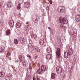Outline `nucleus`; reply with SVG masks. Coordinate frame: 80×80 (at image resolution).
Returning <instances> with one entry per match:
<instances>
[{
  "label": "nucleus",
  "instance_id": "obj_13",
  "mask_svg": "<svg viewBox=\"0 0 80 80\" xmlns=\"http://www.w3.org/2000/svg\"><path fill=\"white\" fill-rule=\"evenodd\" d=\"M14 23V22L13 21H11L10 22H9V25L10 27H12L13 26V23Z\"/></svg>",
  "mask_w": 80,
  "mask_h": 80
},
{
  "label": "nucleus",
  "instance_id": "obj_39",
  "mask_svg": "<svg viewBox=\"0 0 80 80\" xmlns=\"http://www.w3.org/2000/svg\"><path fill=\"white\" fill-rule=\"evenodd\" d=\"M65 75H63V78H65Z\"/></svg>",
  "mask_w": 80,
  "mask_h": 80
},
{
  "label": "nucleus",
  "instance_id": "obj_26",
  "mask_svg": "<svg viewBox=\"0 0 80 80\" xmlns=\"http://www.w3.org/2000/svg\"><path fill=\"white\" fill-rule=\"evenodd\" d=\"M21 5V4H19L18 6H17V9L18 10H20V9L21 8V7H20V6Z\"/></svg>",
  "mask_w": 80,
  "mask_h": 80
},
{
  "label": "nucleus",
  "instance_id": "obj_32",
  "mask_svg": "<svg viewBox=\"0 0 80 80\" xmlns=\"http://www.w3.org/2000/svg\"><path fill=\"white\" fill-rule=\"evenodd\" d=\"M48 1L51 4H52V0H48Z\"/></svg>",
  "mask_w": 80,
  "mask_h": 80
},
{
  "label": "nucleus",
  "instance_id": "obj_45",
  "mask_svg": "<svg viewBox=\"0 0 80 80\" xmlns=\"http://www.w3.org/2000/svg\"><path fill=\"white\" fill-rule=\"evenodd\" d=\"M19 15L21 16V14H20V13L19 14Z\"/></svg>",
  "mask_w": 80,
  "mask_h": 80
},
{
  "label": "nucleus",
  "instance_id": "obj_33",
  "mask_svg": "<svg viewBox=\"0 0 80 80\" xmlns=\"http://www.w3.org/2000/svg\"><path fill=\"white\" fill-rule=\"evenodd\" d=\"M9 44L10 45H12V41H9Z\"/></svg>",
  "mask_w": 80,
  "mask_h": 80
},
{
  "label": "nucleus",
  "instance_id": "obj_35",
  "mask_svg": "<svg viewBox=\"0 0 80 80\" xmlns=\"http://www.w3.org/2000/svg\"><path fill=\"white\" fill-rule=\"evenodd\" d=\"M38 57V56H36L34 58L35 60H36V58H37Z\"/></svg>",
  "mask_w": 80,
  "mask_h": 80
},
{
  "label": "nucleus",
  "instance_id": "obj_8",
  "mask_svg": "<svg viewBox=\"0 0 80 80\" xmlns=\"http://www.w3.org/2000/svg\"><path fill=\"white\" fill-rule=\"evenodd\" d=\"M69 55L70 56V55H72V54L73 53V50L72 48H69L68 50V52Z\"/></svg>",
  "mask_w": 80,
  "mask_h": 80
},
{
  "label": "nucleus",
  "instance_id": "obj_9",
  "mask_svg": "<svg viewBox=\"0 0 80 80\" xmlns=\"http://www.w3.org/2000/svg\"><path fill=\"white\" fill-rule=\"evenodd\" d=\"M68 55H69V54H68V52H65L64 53V58H68Z\"/></svg>",
  "mask_w": 80,
  "mask_h": 80
},
{
  "label": "nucleus",
  "instance_id": "obj_37",
  "mask_svg": "<svg viewBox=\"0 0 80 80\" xmlns=\"http://www.w3.org/2000/svg\"><path fill=\"white\" fill-rule=\"evenodd\" d=\"M38 67H40V64H39V63H38Z\"/></svg>",
  "mask_w": 80,
  "mask_h": 80
},
{
  "label": "nucleus",
  "instance_id": "obj_22",
  "mask_svg": "<svg viewBox=\"0 0 80 80\" xmlns=\"http://www.w3.org/2000/svg\"><path fill=\"white\" fill-rule=\"evenodd\" d=\"M76 20L77 22H80V16H77L76 18Z\"/></svg>",
  "mask_w": 80,
  "mask_h": 80
},
{
  "label": "nucleus",
  "instance_id": "obj_21",
  "mask_svg": "<svg viewBox=\"0 0 80 80\" xmlns=\"http://www.w3.org/2000/svg\"><path fill=\"white\" fill-rule=\"evenodd\" d=\"M13 6V4L11 2H10L9 4H8V8H11Z\"/></svg>",
  "mask_w": 80,
  "mask_h": 80
},
{
  "label": "nucleus",
  "instance_id": "obj_42",
  "mask_svg": "<svg viewBox=\"0 0 80 80\" xmlns=\"http://www.w3.org/2000/svg\"><path fill=\"white\" fill-rule=\"evenodd\" d=\"M16 62L17 63H18V61H16Z\"/></svg>",
  "mask_w": 80,
  "mask_h": 80
},
{
  "label": "nucleus",
  "instance_id": "obj_29",
  "mask_svg": "<svg viewBox=\"0 0 80 80\" xmlns=\"http://www.w3.org/2000/svg\"><path fill=\"white\" fill-rule=\"evenodd\" d=\"M22 39V41L21 40H20V43H21L22 44V43H23V42H24V41H23V38H21V39Z\"/></svg>",
  "mask_w": 80,
  "mask_h": 80
},
{
  "label": "nucleus",
  "instance_id": "obj_31",
  "mask_svg": "<svg viewBox=\"0 0 80 80\" xmlns=\"http://www.w3.org/2000/svg\"><path fill=\"white\" fill-rule=\"evenodd\" d=\"M29 69L30 70V69H31L32 68V66L31 65V63H29Z\"/></svg>",
  "mask_w": 80,
  "mask_h": 80
},
{
  "label": "nucleus",
  "instance_id": "obj_24",
  "mask_svg": "<svg viewBox=\"0 0 80 80\" xmlns=\"http://www.w3.org/2000/svg\"><path fill=\"white\" fill-rule=\"evenodd\" d=\"M23 63V68H26V65H27V63L25 62H22Z\"/></svg>",
  "mask_w": 80,
  "mask_h": 80
},
{
  "label": "nucleus",
  "instance_id": "obj_34",
  "mask_svg": "<svg viewBox=\"0 0 80 80\" xmlns=\"http://www.w3.org/2000/svg\"><path fill=\"white\" fill-rule=\"evenodd\" d=\"M27 57H31V56L29 54H28L27 56Z\"/></svg>",
  "mask_w": 80,
  "mask_h": 80
},
{
  "label": "nucleus",
  "instance_id": "obj_38",
  "mask_svg": "<svg viewBox=\"0 0 80 80\" xmlns=\"http://www.w3.org/2000/svg\"><path fill=\"white\" fill-rule=\"evenodd\" d=\"M66 47L67 48H69V46H67Z\"/></svg>",
  "mask_w": 80,
  "mask_h": 80
},
{
  "label": "nucleus",
  "instance_id": "obj_19",
  "mask_svg": "<svg viewBox=\"0 0 80 80\" xmlns=\"http://www.w3.org/2000/svg\"><path fill=\"white\" fill-rule=\"evenodd\" d=\"M28 2H25L24 4V7L27 8L28 7Z\"/></svg>",
  "mask_w": 80,
  "mask_h": 80
},
{
  "label": "nucleus",
  "instance_id": "obj_43",
  "mask_svg": "<svg viewBox=\"0 0 80 80\" xmlns=\"http://www.w3.org/2000/svg\"><path fill=\"white\" fill-rule=\"evenodd\" d=\"M48 29H51V28H50V27H48Z\"/></svg>",
  "mask_w": 80,
  "mask_h": 80
},
{
  "label": "nucleus",
  "instance_id": "obj_16",
  "mask_svg": "<svg viewBox=\"0 0 80 80\" xmlns=\"http://www.w3.org/2000/svg\"><path fill=\"white\" fill-rule=\"evenodd\" d=\"M5 72H0V77H5Z\"/></svg>",
  "mask_w": 80,
  "mask_h": 80
},
{
  "label": "nucleus",
  "instance_id": "obj_3",
  "mask_svg": "<svg viewBox=\"0 0 80 80\" xmlns=\"http://www.w3.org/2000/svg\"><path fill=\"white\" fill-rule=\"evenodd\" d=\"M65 7L62 6L59 7L58 8V12L59 13H62V12H65Z\"/></svg>",
  "mask_w": 80,
  "mask_h": 80
},
{
  "label": "nucleus",
  "instance_id": "obj_2",
  "mask_svg": "<svg viewBox=\"0 0 80 80\" xmlns=\"http://www.w3.org/2000/svg\"><path fill=\"white\" fill-rule=\"evenodd\" d=\"M70 35H72L73 37H74L77 35V29H73L70 30Z\"/></svg>",
  "mask_w": 80,
  "mask_h": 80
},
{
  "label": "nucleus",
  "instance_id": "obj_46",
  "mask_svg": "<svg viewBox=\"0 0 80 80\" xmlns=\"http://www.w3.org/2000/svg\"><path fill=\"white\" fill-rule=\"evenodd\" d=\"M45 4L44 3V5H43V6H45Z\"/></svg>",
  "mask_w": 80,
  "mask_h": 80
},
{
  "label": "nucleus",
  "instance_id": "obj_17",
  "mask_svg": "<svg viewBox=\"0 0 80 80\" xmlns=\"http://www.w3.org/2000/svg\"><path fill=\"white\" fill-rule=\"evenodd\" d=\"M39 43L41 45H43V43H44V39H41L40 40Z\"/></svg>",
  "mask_w": 80,
  "mask_h": 80
},
{
  "label": "nucleus",
  "instance_id": "obj_14",
  "mask_svg": "<svg viewBox=\"0 0 80 80\" xmlns=\"http://www.w3.org/2000/svg\"><path fill=\"white\" fill-rule=\"evenodd\" d=\"M38 74H42L43 73V71L41 69L39 68L37 71Z\"/></svg>",
  "mask_w": 80,
  "mask_h": 80
},
{
  "label": "nucleus",
  "instance_id": "obj_47",
  "mask_svg": "<svg viewBox=\"0 0 80 80\" xmlns=\"http://www.w3.org/2000/svg\"><path fill=\"white\" fill-rule=\"evenodd\" d=\"M26 78H25V79H26Z\"/></svg>",
  "mask_w": 80,
  "mask_h": 80
},
{
  "label": "nucleus",
  "instance_id": "obj_30",
  "mask_svg": "<svg viewBox=\"0 0 80 80\" xmlns=\"http://www.w3.org/2000/svg\"><path fill=\"white\" fill-rule=\"evenodd\" d=\"M32 37H33L34 38H36V37H37V36L36 35L34 34H33L32 35Z\"/></svg>",
  "mask_w": 80,
  "mask_h": 80
},
{
  "label": "nucleus",
  "instance_id": "obj_4",
  "mask_svg": "<svg viewBox=\"0 0 80 80\" xmlns=\"http://www.w3.org/2000/svg\"><path fill=\"white\" fill-rule=\"evenodd\" d=\"M59 23H63V24H67L68 23V20L66 18H62L61 21L60 20Z\"/></svg>",
  "mask_w": 80,
  "mask_h": 80
},
{
  "label": "nucleus",
  "instance_id": "obj_11",
  "mask_svg": "<svg viewBox=\"0 0 80 80\" xmlns=\"http://www.w3.org/2000/svg\"><path fill=\"white\" fill-rule=\"evenodd\" d=\"M46 57L47 59H52V55L50 54H48L46 56Z\"/></svg>",
  "mask_w": 80,
  "mask_h": 80
},
{
  "label": "nucleus",
  "instance_id": "obj_25",
  "mask_svg": "<svg viewBox=\"0 0 80 80\" xmlns=\"http://www.w3.org/2000/svg\"><path fill=\"white\" fill-rule=\"evenodd\" d=\"M10 33V30L8 29L6 31V35H9Z\"/></svg>",
  "mask_w": 80,
  "mask_h": 80
},
{
  "label": "nucleus",
  "instance_id": "obj_48",
  "mask_svg": "<svg viewBox=\"0 0 80 80\" xmlns=\"http://www.w3.org/2000/svg\"><path fill=\"white\" fill-rule=\"evenodd\" d=\"M47 8H48V7H47Z\"/></svg>",
  "mask_w": 80,
  "mask_h": 80
},
{
  "label": "nucleus",
  "instance_id": "obj_18",
  "mask_svg": "<svg viewBox=\"0 0 80 80\" xmlns=\"http://www.w3.org/2000/svg\"><path fill=\"white\" fill-rule=\"evenodd\" d=\"M16 27L18 28H20L21 27V24L18 22L16 23Z\"/></svg>",
  "mask_w": 80,
  "mask_h": 80
},
{
  "label": "nucleus",
  "instance_id": "obj_12",
  "mask_svg": "<svg viewBox=\"0 0 80 80\" xmlns=\"http://www.w3.org/2000/svg\"><path fill=\"white\" fill-rule=\"evenodd\" d=\"M5 52V47L3 46H0V52Z\"/></svg>",
  "mask_w": 80,
  "mask_h": 80
},
{
  "label": "nucleus",
  "instance_id": "obj_27",
  "mask_svg": "<svg viewBox=\"0 0 80 80\" xmlns=\"http://www.w3.org/2000/svg\"><path fill=\"white\" fill-rule=\"evenodd\" d=\"M14 43L15 44H18V40H17V39H14Z\"/></svg>",
  "mask_w": 80,
  "mask_h": 80
},
{
  "label": "nucleus",
  "instance_id": "obj_5",
  "mask_svg": "<svg viewBox=\"0 0 80 80\" xmlns=\"http://www.w3.org/2000/svg\"><path fill=\"white\" fill-rule=\"evenodd\" d=\"M56 70L58 73H61L62 72V69L60 67H57L56 69Z\"/></svg>",
  "mask_w": 80,
  "mask_h": 80
},
{
  "label": "nucleus",
  "instance_id": "obj_6",
  "mask_svg": "<svg viewBox=\"0 0 80 80\" xmlns=\"http://www.w3.org/2000/svg\"><path fill=\"white\" fill-rule=\"evenodd\" d=\"M7 80H10L12 78V75L11 74H8L7 76H6L5 78Z\"/></svg>",
  "mask_w": 80,
  "mask_h": 80
},
{
  "label": "nucleus",
  "instance_id": "obj_41",
  "mask_svg": "<svg viewBox=\"0 0 80 80\" xmlns=\"http://www.w3.org/2000/svg\"><path fill=\"white\" fill-rule=\"evenodd\" d=\"M31 57H28L29 59H30H30H31Z\"/></svg>",
  "mask_w": 80,
  "mask_h": 80
},
{
  "label": "nucleus",
  "instance_id": "obj_23",
  "mask_svg": "<svg viewBox=\"0 0 80 80\" xmlns=\"http://www.w3.org/2000/svg\"><path fill=\"white\" fill-rule=\"evenodd\" d=\"M51 78L52 79H54L55 78V74L54 73H52L51 74Z\"/></svg>",
  "mask_w": 80,
  "mask_h": 80
},
{
  "label": "nucleus",
  "instance_id": "obj_20",
  "mask_svg": "<svg viewBox=\"0 0 80 80\" xmlns=\"http://www.w3.org/2000/svg\"><path fill=\"white\" fill-rule=\"evenodd\" d=\"M34 49L35 50H36L37 52H40V49H39V48H38L37 46L34 47Z\"/></svg>",
  "mask_w": 80,
  "mask_h": 80
},
{
  "label": "nucleus",
  "instance_id": "obj_28",
  "mask_svg": "<svg viewBox=\"0 0 80 80\" xmlns=\"http://www.w3.org/2000/svg\"><path fill=\"white\" fill-rule=\"evenodd\" d=\"M9 56H10V52H8L7 53L6 57H9Z\"/></svg>",
  "mask_w": 80,
  "mask_h": 80
},
{
  "label": "nucleus",
  "instance_id": "obj_15",
  "mask_svg": "<svg viewBox=\"0 0 80 80\" xmlns=\"http://www.w3.org/2000/svg\"><path fill=\"white\" fill-rule=\"evenodd\" d=\"M41 69L43 71L46 70V67L45 65H42L41 67Z\"/></svg>",
  "mask_w": 80,
  "mask_h": 80
},
{
  "label": "nucleus",
  "instance_id": "obj_36",
  "mask_svg": "<svg viewBox=\"0 0 80 80\" xmlns=\"http://www.w3.org/2000/svg\"><path fill=\"white\" fill-rule=\"evenodd\" d=\"M28 23H29V22L27 21L26 23V25H28Z\"/></svg>",
  "mask_w": 80,
  "mask_h": 80
},
{
  "label": "nucleus",
  "instance_id": "obj_40",
  "mask_svg": "<svg viewBox=\"0 0 80 80\" xmlns=\"http://www.w3.org/2000/svg\"><path fill=\"white\" fill-rule=\"evenodd\" d=\"M35 77H33V80H35Z\"/></svg>",
  "mask_w": 80,
  "mask_h": 80
},
{
  "label": "nucleus",
  "instance_id": "obj_10",
  "mask_svg": "<svg viewBox=\"0 0 80 80\" xmlns=\"http://www.w3.org/2000/svg\"><path fill=\"white\" fill-rule=\"evenodd\" d=\"M47 53H51V52H52L51 48L50 47H48V48H47Z\"/></svg>",
  "mask_w": 80,
  "mask_h": 80
},
{
  "label": "nucleus",
  "instance_id": "obj_44",
  "mask_svg": "<svg viewBox=\"0 0 80 80\" xmlns=\"http://www.w3.org/2000/svg\"><path fill=\"white\" fill-rule=\"evenodd\" d=\"M37 80H39V78H37Z\"/></svg>",
  "mask_w": 80,
  "mask_h": 80
},
{
  "label": "nucleus",
  "instance_id": "obj_7",
  "mask_svg": "<svg viewBox=\"0 0 80 80\" xmlns=\"http://www.w3.org/2000/svg\"><path fill=\"white\" fill-rule=\"evenodd\" d=\"M18 60H19V62H21L22 61H23L25 59L24 57L22 56V55H20L18 57Z\"/></svg>",
  "mask_w": 80,
  "mask_h": 80
},
{
  "label": "nucleus",
  "instance_id": "obj_1",
  "mask_svg": "<svg viewBox=\"0 0 80 80\" xmlns=\"http://www.w3.org/2000/svg\"><path fill=\"white\" fill-rule=\"evenodd\" d=\"M61 50H60V49L59 48H58L57 49V51L56 52V56L57 58L60 60L62 58V56H61Z\"/></svg>",
  "mask_w": 80,
  "mask_h": 80
}]
</instances>
